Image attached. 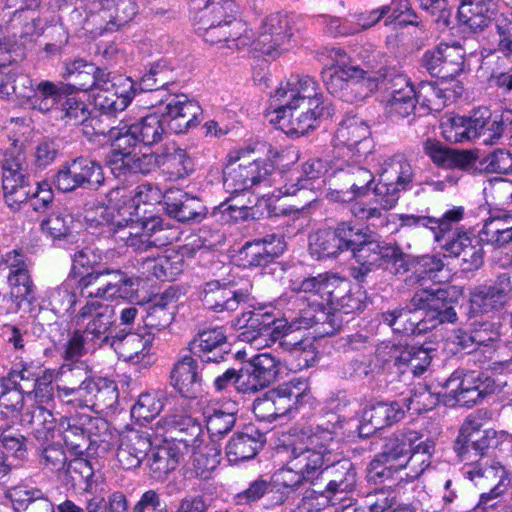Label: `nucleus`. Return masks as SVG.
<instances>
[{
    "label": "nucleus",
    "mask_w": 512,
    "mask_h": 512,
    "mask_svg": "<svg viewBox=\"0 0 512 512\" xmlns=\"http://www.w3.org/2000/svg\"><path fill=\"white\" fill-rule=\"evenodd\" d=\"M346 286L345 279L329 274H319L302 281H293L292 291L303 293V298L308 301V307L301 309L298 318L288 323L284 319H275L268 312L247 311L233 321V326L242 330L238 334L239 340L250 343L257 349L269 346L270 343L288 336L295 329H307L314 325L320 326L317 330L320 335L333 334L335 331L333 319L330 312L326 311V307L331 308L334 297L344 292Z\"/></svg>",
    "instance_id": "nucleus-1"
},
{
    "label": "nucleus",
    "mask_w": 512,
    "mask_h": 512,
    "mask_svg": "<svg viewBox=\"0 0 512 512\" xmlns=\"http://www.w3.org/2000/svg\"><path fill=\"white\" fill-rule=\"evenodd\" d=\"M334 112L314 78L291 75L271 94L268 117L284 133L299 136L315 129L319 120L332 117Z\"/></svg>",
    "instance_id": "nucleus-2"
},
{
    "label": "nucleus",
    "mask_w": 512,
    "mask_h": 512,
    "mask_svg": "<svg viewBox=\"0 0 512 512\" xmlns=\"http://www.w3.org/2000/svg\"><path fill=\"white\" fill-rule=\"evenodd\" d=\"M338 425L332 420L305 426L293 433L289 457L272 479L278 486L296 488L334 461Z\"/></svg>",
    "instance_id": "nucleus-3"
},
{
    "label": "nucleus",
    "mask_w": 512,
    "mask_h": 512,
    "mask_svg": "<svg viewBox=\"0 0 512 512\" xmlns=\"http://www.w3.org/2000/svg\"><path fill=\"white\" fill-rule=\"evenodd\" d=\"M357 57L361 64L353 65L346 53L338 50L333 63L323 72L328 92L346 102L365 98L386 76V61L381 51L362 49Z\"/></svg>",
    "instance_id": "nucleus-4"
},
{
    "label": "nucleus",
    "mask_w": 512,
    "mask_h": 512,
    "mask_svg": "<svg viewBox=\"0 0 512 512\" xmlns=\"http://www.w3.org/2000/svg\"><path fill=\"white\" fill-rule=\"evenodd\" d=\"M194 24L211 44L224 43L229 49L247 47L252 41L247 24L240 19L235 0H191Z\"/></svg>",
    "instance_id": "nucleus-5"
},
{
    "label": "nucleus",
    "mask_w": 512,
    "mask_h": 512,
    "mask_svg": "<svg viewBox=\"0 0 512 512\" xmlns=\"http://www.w3.org/2000/svg\"><path fill=\"white\" fill-rule=\"evenodd\" d=\"M155 432L163 437V443L152 447L147 465L152 477L163 480L174 471L187 454V441H196L200 423L190 416L171 413L155 424Z\"/></svg>",
    "instance_id": "nucleus-6"
},
{
    "label": "nucleus",
    "mask_w": 512,
    "mask_h": 512,
    "mask_svg": "<svg viewBox=\"0 0 512 512\" xmlns=\"http://www.w3.org/2000/svg\"><path fill=\"white\" fill-rule=\"evenodd\" d=\"M383 320L395 331L413 333L416 329H427L424 325L427 320L434 322L431 327L445 322L453 323L456 312L448 289L421 287L415 291L406 308L384 313Z\"/></svg>",
    "instance_id": "nucleus-7"
},
{
    "label": "nucleus",
    "mask_w": 512,
    "mask_h": 512,
    "mask_svg": "<svg viewBox=\"0 0 512 512\" xmlns=\"http://www.w3.org/2000/svg\"><path fill=\"white\" fill-rule=\"evenodd\" d=\"M107 203L91 207L86 212V219L95 226L108 224L116 242L131 247L134 251H146L161 242L160 238L152 239L153 234L161 230V220L152 218L147 222L130 223L126 220L122 207L116 208L107 194Z\"/></svg>",
    "instance_id": "nucleus-8"
},
{
    "label": "nucleus",
    "mask_w": 512,
    "mask_h": 512,
    "mask_svg": "<svg viewBox=\"0 0 512 512\" xmlns=\"http://www.w3.org/2000/svg\"><path fill=\"white\" fill-rule=\"evenodd\" d=\"M442 136L451 143H461L482 138L485 145L496 144L501 138L504 125L492 119L487 108L474 110L469 117L445 115L440 123Z\"/></svg>",
    "instance_id": "nucleus-9"
},
{
    "label": "nucleus",
    "mask_w": 512,
    "mask_h": 512,
    "mask_svg": "<svg viewBox=\"0 0 512 512\" xmlns=\"http://www.w3.org/2000/svg\"><path fill=\"white\" fill-rule=\"evenodd\" d=\"M253 149L231 151L223 171V185L230 194L246 191L261 183L267 184L274 167L266 159H252Z\"/></svg>",
    "instance_id": "nucleus-10"
},
{
    "label": "nucleus",
    "mask_w": 512,
    "mask_h": 512,
    "mask_svg": "<svg viewBox=\"0 0 512 512\" xmlns=\"http://www.w3.org/2000/svg\"><path fill=\"white\" fill-rule=\"evenodd\" d=\"M97 383L82 364L61 366L56 385L58 400L73 408L96 406Z\"/></svg>",
    "instance_id": "nucleus-11"
},
{
    "label": "nucleus",
    "mask_w": 512,
    "mask_h": 512,
    "mask_svg": "<svg viewBox=\"0 0 512 512\" xmlns=\"http://www.w3.org/2000/svg\"><path fill=\"white\" fill-rule=\"evenodd\" d=\"M161 198V192L157 187L152 186L151 184H141L134 188L127 186H120L110 190V200L115 205L114 207L119 208L122 207L128 225L130 223H139L147 222L152 218H158V216H151L149 218H145V214L148 212L147 209H142L143 206H151L155 203H158ZM161 220V230L157 231L153 234L152 239L160 238L161 242L157 244V246L164 245L165 240L163 237L159 236L158 233L163 231V222ZM156 247V245H154Z\"/></svg>",
    "instance_id": "nucleus-12"
},
{
    "label": "nucleus",
    "mask_w": 512,
    "mask_h": 512,
    "mask_svg": "<svg viewBox=\"0 0 512 512\" xmlns=\"http://www.w3.org/2000/svg\"><path fill=\"white\" fill-rule=\"evenodd\" d=\"M138 279L127 278L118 270L89 273L79 279V294L87 300L111 301L127 297L137 291Z\"/></svg>",
    "instance_id": "nucleus-13"
},
{
    "label": "nucleus",
    "mask_w": 512,
    "mask_h": 512,
    "mask_svg": "<svg viewBox=\"0 0 512 512\" xmlns=\"http://www.w3.org/2000/svg\"><path fill=\"white\" fill-rule=\"evenodd\" d=\"M351 238L355 243L351 244L348 250L352 251L356 262L360 265L358 274H355L357 279L363 278L375 268L389 263L402 266L405 261L399 247L373 240L358 229L354 228V236Z\"/></svg>",
    "instance_id": "nucleus-14"
},
{
    "label": "nucleus",
    "mask_w": 512,
    "mask_h": 512,
    "mask_svg": "<svg viewBox=\"0 0 512 512\" xmlns=\"http://www.w3.org/2000/svg\"><path fill=\"white\" fill-rule=\"evenodd\" d=\"M165 133V120L163 115L151 113L135 123L121 122L108 131V140H114L115 146L125 149L137 147L139 144L153 145L162 140Z\"/></svg>",
    "instance_id": "nucleus-15"
},
{
    "label": "nucleus",
    "mask_w": 512,
    "mask_h": 512,
    "mask_svg": "<svg viewBox=\"0 0 512 512\" xmlns=\"http://www.w3.org/2000/svg\"><path fill=\"white\" fill-rule=\"evenodd\" d=\"M114 310L98 300H87L71 317L72 325L97 345L105 342L114 322Z\"/></svg>",
    "instance_id": "nucleus-16"
},
{
    "label": "nucleus",
    "mask_w": 512,
    "mask_h": 512,
    "mask_svg": "<svg viewBox=\"0 0 512 512\" xmlns=\"http://www.w3.org/2000/svg\"><path fill=\"white\" fill-rule=\"evenodd\" d=\"M114 310L98 300H87L71 317L72 325L97 345L105 342L114 322Z\"/></svg>",
    "instance_id": "nucleus-17"
},
{
    "label": "nucleus",
    "mask_w": 512,
    "mask_h": 512,
    "mask_svg": "<svg viewBox=\"0 0 512 512\" xmlns=\"http://www.w3.org/2000/svg\"><path fill=\"white\" fill-rule=\"evenodd\" d=\"M95 107L103 113L123 111L136 94L135 83L129 77H111L110 73L100 74L92 90Z\"/></svg>",
    "instance_id": "nucleus-18"
},
{
    "label": "nucleus",
    "mask_w": 512,
    "mask_h": 512,
    "mask_svg": "<svg viewBox=\"0 0 512 512\" xmlns=\"http://www.w3.org/2000/svg\"><path fill=\"white\" fill-rule=\"evenodd\" d=\"M249 33L252 41L248 46H254L255 50L268 55L286 51L291 47L292 21L287 15L271 14L262 21L256 34L250 29Z\"/></svg>",
    "instance_id": "nucleus-19"
},
{
    "label": "nucleus",
    "mask_w": 512,
    "mask_h": 512,
    "mask_svg": "<svg viewBox=\"0 0 512 512\" xmlns=\"http://www.w3.org/2000/svg\"><path fill=\"white\" fill-rule=\"evenodd\" d=\"M329 480L323 494L309 500V505L315 508V512H321V505L331 503V506L345 505L344 502L352 503L351 494L356 487L357 474L353 463L350 460L338 461L333 466Z\"/></svg>",
    "instance_id": "nucleus-20"
},
{
    "label": "nucleus",
    "mask_w": 512,
    "mask_h": 512,
    "mask_svg": "<svg viewBox=\"0 0 512 512\" xmlns=\"http://www.w3.org/2000/svg\"><path fill=\"white\" fill-rule=\"evenodd\" d=\"M4 198L12 211H19L30 194L29 174L24 155L7 156L2 167Z\"/></svg>",
    "instance_id": "nucleus-21"
},
{
    "label": "nucleus",
    "mask_w": 512,
    "mask_h": 512,
    "mask_svg": "<svg viewBox=\"0 0 512 512\" xmlns=\"http://www.w3.org/2000/svg\"><path fill=\"white\" fill-rule=\"evenodd\" d=\"M370 129L364 120L349 116L341 121L333 137V146L343 156L357 160L371 149Z\"/></svg>",
    "instance_id": "nucleus-22"
},
{
    "label": "nucleus",
    "mask_w": 512,
    "mask_h": 512,
    "mask_svg": "<svg viewBox=\"0 0 512 512\" xmlns=\"http://www.w3.org/2000/svg\"><path fill=\"white\" fill-rule=\"evenodd\" d=\"M482 382L475 372L463 373L455 371L443 384L438 392L446 406L472 405L483 397Z\"/></svg>",
    "instance_id": "nucleus-23"
},
{
    "label": "nucleus",
    "mask_w": 512,
    "mask_h": 512,
    "mask_svg": "<svg viewBox=\"0 0 512 512\" xmlns=\"http://www.w3.org/2000/svg\"><path fill=\"white\" fill-rule=\"evenodd\" d=\"M477 461L478 459L473 457L468 461H464L465 464L462 472L467 479L474 482L475 485L482 487L493 485L496 479H499L498 483L494 485L489 493L481 494L479 503L475 507L476 512H488L490 508H494L497 505L496 502L492 501L504 491L501 487L506 472L500 465L482 468Z\"/></svg>",
    "instance_id": "nucleus-24"
},
{
    "label": "nucleus",
    "mask_w": 512,
    "mask_h": 512,
    "mask_svg": "<svg viewBox=\"0 0 512 512\" xmlns=\"http://www.w3.org/2000/svg\"><path fill=\"white\" fill-rule=\"evenodd\" d=\"M354 227L340 223L336 229H320L309 238V250L317 259L335 258L355 243L352 240Z\"/></svg>",
    "instance_id": "nucleus-25"
},
{
    "label": "nucleus",
    "mask_w": 512,
    "mask_h": 512,
    "mask_svg": "<svg viewBox=\"0 0 512 512\" xmlns=\"http://www.w3.org/2000/svg\"><path fill=\"white\" fill-rule=\"evenodd\" d=\"M280 360L269 352L254 356L250 367L241 370L239 391L255 393L273 383L279 373Z\"/></svg>",
    "instance_id": "nucleus-26"
},
{
    "label": "nucleus",
    "mask_w": 512,
    "mask_h": 512,
    "mask_svg": "<svg viewBox=\"0 0 512 512\" xmlns=\"http://www.w3.org/2000/svg\"><path fill=\"white\" fill-rule=\"evenodd\" d=\"M109 141L112 149L107 155L106 163L116 177L128 172L148 174L159 164L158 157L153 153L134 152L136 147L118 148L114 140Z\"/></svg>",
    "instance_id": "nucleus-27"
},
{
    "label": "nucleus",
    "mask_w": 512,
    "mask_h": 512,
    "mask_svg": "<svg viewBox=\"0 0 512 512\" xmlns=\"http://www.w3.org/2000/svg\"><path fill=\"white\" fill-rule=\"evenodd\" d=\"M252 285L246 281L242 287L221 285L218 281L209 282L203 292L204 305L215 312L235 311L241 303L251 299Z\"/></svg>",
    "instance_id": "nucleus-28"
},
{
    "label": "nucleus",
    "mask_w": 512,
    "mask_h": 512,
    "mask_svg": "<svg viewBox=\"0 0 512 512\" xmlns=\"http://www.w3.org/2000/svg\"><path fill=\"white\" fill-rule=\"evenodd\" d=\"M401 191L403 189L379 177L378 183L373 188V201L353 203L351 213L360 220L378 219L382 216L383 211L390 210L397 204Z\"/></svg>",
    "instance_id": "nucleus-29"
},
{
    "label": "nucleus",
    "mask_w": 512,
    "mask_h": 512,
    "mask_svg": "<svg viewBox=\"0 0 512 512\" xmlns=\"http://www.w3.org/2000/svg\"><path fill=\"white\" fill-rule=\"evenodd\" d=\"M107 429V423L99 418L81 414L77 418L64 417L58 424V433L71 449L81 448L92 435Z\"/></svg>",
    "instance_id": "nucleus-30"
},
{
    "label": "nucleus",
    "mask_w": 512,
    "mask_h": 512,
    "mask_svg": "<svg viewBox=\"0 0 512 512\" xmlns=\"http://www.w3.org/2000/svg\"><path fill=\"white\" fill-rule=\"evenodd\" d=\"M201 107L186 95H174L167 99L165 117L168 127L177 134L186 133L200 123Z\"/></svg>",
    "instance_id": "nucleus-31"
},
{
    "label": "nucleus",
    "mask_w": 512,
    "mask_h": 512,
    "mask_svg": "<svg viewBox=\"0 0 512 512\" xmlns=\"http://www.w3.org/2000/svg\"><path fill=\"white\" fill-rule=\"evenodd\" d=\"M336 176L343 182V187L329 192V198L335 202H352L366 196L374 180L373 174L360 166L341 169Z\"/></svg>",
    "instance_id": "nucleus-32"
},
{
    "label": "nucleus",
    "mask_w": 512,
    "mask_h": 512,
    "mask_svg": "<svg viewBox=\"0 0 512 512\" xmlns=\"http://www.w3.org/2000/svg\"><path fill=\"white\" fill-rule=\"evenodd\" d=\"M165 210L180 222H201L208 210L203 202L181 189H169L163 196Z\"/></svg>",
    "instance_id": "nucleus-33"
},
{
    "label": "nucleus",
    "mask_w": 512,
    "mask_h": 512,
    "mask_svg": "<svg viewBox=\"0 0 512 512\" xmlns=\"http://www.w3.org/2000/svg\"><path fill=\"white\" fill-rule=\"evenodd\" d=\"M153 340L152 331L131 332L116 342L115 350L124 361L148 366L154 360L151 353Z\"/></svg>",
    "instance_id": "nucleus-34"
},
{
    "label": "nucleus",
    "mask_w": 512,
    "mask_h": 512,
    "mask_svg": "<svg viewBox=\"0 0 512 512\" xmlns=\"http://www.w3.org/2000/svg\"><path fill=\"white\" fill-rule=\"evenodd\" d=\"M151 448L149 433L131 430L121 437L116 457L124 469H134L147 460Z\"/></svg>",
    "instance_id": "nucleus-35"
},
{
    "label": "nucleus",
    "mask_w": 512,
    "mask_h": 512,
    "mask_svg": "<svg viewBox=\"0 0 512 512\" xmlns=\"http://www.w3.org/2000/svg\"><path fill=\"white\" fill-rule=\"evenodd\" d=\"M464 209L454 207L443 214L441 218H435L427 215L416 214H396L400 227L420 228L425 227L434 233L435 241L439 242L445 233L452 229V225L462 220Z\"/></svg>",
    "instance_id": "nucleus-36"
},
{
    "label": "nucleus",
    "mask_w": 512,
    "mask_h": 512,
    "mask_svg": "<svg viewBox=\"0 0 512 512\" xmlns=\"http://www.w3.org/2000/svg\"><path fill=\"white\" fill-rule=\"evenodd\" d=\"M285 242L281 236L267 235L261 239L247 242L240 251L244 265L249 267L266 266L285 250Z\"/></svg>",
    "instance_id": "nucleus-37"
},
{
    "label": "nucleus",
    "mask_w": 512,
    "mask_h": 512,
    "mask_svg": "<svg viewBox=\"0 0 512 512\" xmlns=\"http://www.w3.org/2000/svg\"><path fill=\"white\" fill-rule=\"evenodd\" d=\"M177 311V297L173 290H166L156 296L147 308L144 317L146 331L154 334L167 329L173 322Z\"/></svg>",
    "instance_id": "nucleus-38"
},
{
    "label": "nucleus",
    "mask_w": 512,
    "mask_h": 512,
    "mask_svg": "<svg viewBox=\"0 0 512 512\" xmlns=\"http://www.w3.org/2000/svg\"><path fill=\"white\" fill-rule=\"evenodd\" d=\"M264 442L263 433L253 425L246 426L243 431L234 434L226 445L227 459L231 463L252 459Z\"/></svg>",
    "instance_id": "nucleus-39"
},
{
    "label": "nucleus",
    "mask_w": 512,
    "mask_h": 512,
    "mask_svg": "<svg viewBox=\"0 0 512 512\" xmlns=\"http://www.w3.org/2000/svg\"><path fill=\"white\" fill-rule=\"evenodd\" d=\"M204 432L200 425V434L196 441H187V454L192 453V465L197 476L207 478L220 463L221 449L214 441L203 442Z\"/></svg>",
    "instance_id": "nucleus-40"
},
{
    "label": "nucleus",
    "mask_w": 512,
    "mask_h": 512,
    "mask_svg": "<svg viewBox=\"0 0 512 512\" xmlns=\"http://www.w3.org/2000/svg\"><path fill=\"white\" fill-rule=\"evenodd\" d=\"M278 417L290 412L311 398L310 390L305 381L291 380L269 391Z\"/></svg>",
    "instance_id": "nucleus-41"
},
{
    "label": "nucleus",
    "mask_w": 512,
    "mask_h": 512,
    "mask_svg": "<svg viewBox=\"0 0 512 512\" xmlns=\"http://www.w3.org/2000/svg\"><path fill=\"white\" fill-rule=\"evenodd\" d=\"M508 284L496 283L476 288L471 293V310L474 313H490L501 309L507 301Z\"/></svg>",
    "instance_id": "nucleus-42"
},
{
    "label": "nucleus",
    "mask_w": 512,
    "mask_h": 512,
    "mask_svg": "<svg viewBox=\"0 0 512 512\" xmlns=\"http://www.w3.org/2000/svg\"><path fill=\"white\" fill-rule=\"evenodd\" d=\"M227 345V337L222 327H213L199 332L189 343V349L204 361H218V357L211 353L223 352Z\"/></svg>",
    "instance_id": "nucleus-43"
},
{
    "label": "nucleus",
    "mask_w": 512,
    "mask_h": 512,
    "mask_svg": "<svg viewBox=\"0 0 512 512\" xmlns=\"http://www.w3.org/2000/svg\"><path fill=\"white\" fill-rule=\"evenodd\" d=\"M197 361L190 356L178 361L171 373V383L178 392L187 398L196 395L200 387Z\"/></svg>",
    "instance_id": "nucleus-44"
},
{
    "label": "nucleus",
    "mask_w": 512,
    "mask_h": 512,
    "mask_svg": "<svg viewBox=\"0 0 512 512\" xmlns=\"http://www.w3.org/2000/svg\"><path fill=\"white\" fill-rule=\"evenodd\" d=\"M479 239L495 248L512 243V215L503 214L487 218L478 232Z\"/></svg>",
    "instance_id": "nucleus-45"
},
{
    "label": "nucleus",
    "mask_w": 512,
    "mask_h": 512,
    "mask_svg": "<svg viewBox=\"0 0 512 512\" xmlns=\"http://www.w3.org/2000/svg\"><path fill=\"white\" fill-rule=\"evenodd\" d=\"M493 16L492 0H463L458 9L459 20L474 31L487 27Z\"/></svg>",
    "instance_id": "nucleus-46"
},
{
    "label": "nucleus",
    "mask_w": 512,
    "mask_h": 512,
    "mask_svg": "<svg viewBox=\"0 0 512 512\" xmlns=\"http://www.w3.org/2000/svg\"><path fill=\"white\" fill-rule=\"evenodd\" d=\"M379 177L406 190L413 180L414 173L406 157L402 154H395L383 160L379 170Z\"/></svg>",
    "instance_id": "nucleus-47"
},
{
    "label": "nucleus",
    "mask_w": 512,
    "mask_h": 512,
    "mask_svg": "<svg viewBox=\"0 0 512 512\" xmlns=\"http://www.w3.org/2000/svg\"><path fill=\"white\" fill-rule=\"evenodd\" d=\"M67 90L68 86L63 83L41 81L36 85L29 104L32 108L45 113L51 110L58 111Z\"/></svg>",
    "instance_id": "nucleus-48"
},
{
    "label": "nucleus",
    "mask_w": 512,
    "mask_h": 512,
    "mask_svg": "<svg viewBox=\"0 0 512 512\" xmlns=\"http://www.w3.org/2000/svg\"><path fill=\"white\" fill-rule=\"evenodd\" d=\"M404 413L403 405L399 402H380L364 409L362 421L379 430L400 421Z\"/></svg>",
    "instance_id": "nucleus-49"
},
{
    "label": "nucleus",
    "mask_w": 512,
    "mask_h": 512,
    "mask_svg": "<svg viewBox=\"0 0 512 512\" xmlns=\"http://www.w3.org/2000/svg\"><path fill=\"white\" fill-rule=\"evenodd\" d=\"M27 404L31 410H46L55 407L52 371L44 370L35 379L34 389L27 392Z\"/></svg>",
    "instance_id": "nucleus-50"
},
{
    "label": "nucleus",
    "mask_w": 512,
    "mask_h": 512,
    "mask_svg": "<svg viewBox=\"0 0 512 512\" xmlns=\"http://www.w3.org/2000/svg\"><path fill=\"white\" fill-rule=\"evenodd\" d=\"M0 406L12 413H19L23 421L34 418V411L27 404V392L23 393L18 387H10L7 379H0Z\"/></svg>",
    "instance_id": "nucleus-51"
},
{
    "label": "nucleus",
    "mask_w": 512,
    "mask_h": 512,
    "mask_svg": "<svg viewBox=\"0 0 512 512\" xmlns=\"http://www.w3.org/2000/svg\"><path fill=\"white\" fill-rule=\"evenodd\" d=\"M81 298L79 294V279L68 277L56 287L49 296V304L56 313L69 312Z\"/></svg>",
    "instance_id": "nucleus-52"
},
{
    "label": "nucleus",
    "mask_w": 512,
    "mask_h": 512,
    "mask_svg": "<svg viewBox=\"0 0 512 512\" xmlns=\"http://www.w3.org/2000/svg\"><path fill=\"white\" fill-rule=\"evenodd\" d=\"M105 73L104 70L82 59L66 64V75L74 77V86L81 91L93 90L97 85L100 74Z\"/></svg>",
    "instance_id": "nucleus-53"
},
{
    "label": "nucleus",
    "mask_w": 512,
    "mask_h": 512,
    "mask_svg": "<svg viewBox=\"0 0 512 512\" xmlns=\"http://www.w3.org/2000/svg\"><path fill=\"white\" fill-rule=\"evenodd\" d=\"M34 90L32 79L28 75L12 72L0 73V95L2 97L15 95L19 99H26L30 102Z\"/></svg>",
    "instance_id": "nucleus-54"
},
{
    "label": "nucleus",
    "mask_w": 512,
    "mask_h": 512,
    "mask_svg": "<svg viewBox=\"0 0 512 512\" xmlns=\"http://www.w3.org/2000/svg\"><path fill=\"white\" fill-rule=\"evenodd\" d=\"M165 400L161 391L142 393L131 408V416L136 421H150L163 410Z\"/></svg>",
    "instance_id": "nucleus-55"
},
{
    "label": "nucleus",
    "mask_w": 512,
    "mask_h": 512,
    "mask_svg": "<svg viewBox=\"0 0 512 512\" xmlns=\"http://www.w3.org/2000/svg\"><path fill=\"white\" fill-rule=\"evenodd\" d=\"M8 282L10 285V294L9 296H4L3 300L15 302L16 308L14 311H17L20 301H33V283L25 268H17L10 272Z\"/></svg>",
    "instance_id": "nucleus-56"
},
{
    "label": "nucleus",
    "mask_w": 512,
    "mask_h": 512,
    "mask_svg": "<svg viewBox=\"0 0 512 512\" xmlns=\"http://www.w3.org/2000/svg\"><path fill=\"white\" fill-rule=\"evenodd\" d=\"M162 165L171 180L182 179L193 171L192 159L181 148L168 152L163 158Z\"/></svg>",
    "instance_id": "nucleus-57"
},
{
    "label": "nucleus",
    "mask_w": 512,
    "mask_h": 512,
    "mask_svg": "<svg viewBox=\"0 0 512 512\" xmlns=\"http://www.w3.org/2000/svg\"><path fill=\"white\" fill-rule=\"evenodd\" d=\"M481 427V419L475 415L468 416L462 424L454 446L457 455L462 461L470 460L469 443L471 442V439L480 435L482 432Z\"/></svg>",
    "instance_id": "nucleus-58"
},
{
    "label": "nucleus",
    "mask_w": 512,
    "mask_h": 512,
    "mask_svg": "<svg viewBox=\"0 0 512 512\" xmlns=\"http://www.w3.org/2000/svg\"><path fill=\"white\" fill-rule=\"evenodd\" d=\"M447 89H443L431 82H422L415 91L416 102L429 111H440L446 106Z\"/></svg>",
    "instance_id": "nucleus-59"
},
{
    "label": "nucleus",
    "mask_w": 512,
    "mask_h": 512,
    "mask_svg": "<svg viewBox=\"0 0 512 512\" xmlns=\"http://www.w3.org/2000/svg\"><path fill=\"white\" fill-rule=\"evenodd\" d=\"M338 295V297H334L330 310L349 314L362 311L366 305V292L360 286L351 289L347 282L346 290Z\"/></svg>",
    "instance_id": "nucleus-60"
},
{
    "label": "nucleus",
    "mask_w": 512,
    "mask_h": 512,
    "mask_svg": "<svg viewBox=\"0 0 512 512\" xmlns=\"http://www.w3.org/2000/svg\"><path fill=\"white\" fill-rule=\"evenodd\" d=\"M406 442V434L402 439L389 438L384 444L381 453L374 460L373 464L382 463L387 465L390 469H397L399 463L406 459L408 454Z\"/></svg>",
    "instance_id": "nucleus-61"
},
{
    "label": "nucleus",
    "mask_w": 512,
    "mask_h": 512,
    "mask_svg": "<svg viewBox=\"0 0 512 512\" xmlns=\"http://www.w3.org/2000/svg\"><path fill=\"white\" fill-rule=\"evenodd\" d=\"M236 404L230 403L226 409H215L211 415L207 417V430L214 436H221L229 432L236 422Z\"/></svg>",
    "instance_id": "nucleus-62"
},
{
    "label": "nucleus",
    "mask_w": 512,
    "mask_h": 512,
    "mask_svg": "<svg viewBox=\"0 0 512 512\" xmlns=\"http://www.w3.org/2000/svg\"><path fill=\"white\" fill-rule=\"evenodd\" d=\"M57 112L59 113V118L65 119L67 122H73L74 124L83 123L90 115L88 106L84 101L79 99L75 94L68 93V90Z\"/></svg>",
    "instance_id": "nucleus-63"
},
{
    "label": "nucleus",
    "mask_w": 512,
    "mask_h": 512,
    "mask_svg": "<svg viewBox=\"0 0 512 512\" xmlns=\"http://www.w3.org/2000/svg\"><path fill=\"white\" fill-rule=\"evenodd\" d=\"M442 73L441 78H452L464 69L465 51L458 44H442Z\"/></svg>",
    "instance_id": "nucleus-64"
}]
</instances>
